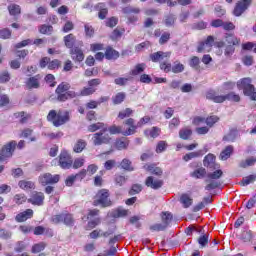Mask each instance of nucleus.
I'll return each mask as SVG.
<instances>
[{
    "mask_svg": "<svg viewBox=\"0 0 256 256\" xmlns=\"http://www.w3.org/2000/svg\"><path fill=\"white\" fill-rule=\"evenodd\" d=\"M47 120L51 121L54 127H61V125H65L69 121V113L61 111L57 113V111L51 110L48 113Z\"/></svg>",
    "mask_w": 256,
    "mask_h": 256,
    "instance_id": "f257e3e1",
    "label": "nucleus"
},
{
    "mask_svg": "<svg viewBox=\"0 0 256 256\" xmlns=\"http://www.w3.org/2000/svg\"><path fill=\"white\" fill-rule=\"evenodd\" d=\"M206 97L210 99L211 101H214V103H223L224 101H234L235 103H239L241 101V97L238 94L235 93H229L225 96L223 95H217L215 92L210 91L207 92Z\"/></svg>",
    "mask_w": 256,
    "mask_h": 256,
    "instance_id": "f03ea898",
    "label": "nucleus"
},
{
    "mask_svg": "<svg viewBox=\"0 0 256 256\" xmlns=\"http://www.w3.org/2000/svg\"><path fill=\"white\" fill-rule=\"evenodd\" d=\"M237 88L243 89L244 95L250 97L252 101H256V89L255 86L251 84V78H243L237 82Z\"/></svg>",
    "mask_w": 256,
    "mask_h": 256,
    "instance_id": "7ed1b4c3",
    "label": "nucleus"
},
{
    "mask_svg": "<svg viewBox=\"0 0 256 256\" xmlns=\"http://www.w3.org/2000/svg\"><path fill=\"white\" fill-rule=\"evenodd\" d=\"M93 205H95V207L99 205L100 207H111V200L109 199V190H100L94 198Z\"/></svg>",
    "mask_w": 256,
    "mask_h": 256,
    "instance_id": "20e7f679",
    "label": "nucleus"
},
{
    "mask_svg": "<svg viewBox=\"0 0 256 256\" xmlns=\"http://www.w3.org/2000/svg\"><path fill=\"white\" fill-rule=\"evenodd\" d=\"M70 85L68 83H61L56 89L58 95V101H67V99H73L75 92L69 91Z\"/></svg>",
    "mask_w": 256,
    "mask_h": 256,
    "instance_id": "39448f33",
    "label": "nucleus"
},
{
    "mask_svg": "<svg viewBox=\"0 0 256 256\" xmlns=\"http://www.w3.org/2000/svg\"><path fill=\"white\" fill-rule=\"evenodd\" d=\"M15 147H17V142L15 141H11L8 144H6L0 150V161H7V159L13 157V151H15Z\"/></svg>",
    "mask_w": 256,
    "mask_h": 256,
    "instance_id": "423d86ee",
    "label": "nucleus"
},
{
    "mask_svg": "<svg viewBox=\"0 0 256 256\" xmlns=\"http://www.w3.org/2000/svg\"><path fill=\"white\" fill-rule=\"evenodd\" d=\"M107 129H103L98 133H95L92 137L93 145H103L105 143H109L111 141V137L109 134H105Z\"/></svg>",
    "mask_w": 256,
    "mask_h": 256,
    "instance_id": "0eeeda50",
    "label": "nucleus"
},
{
    "mask_svg": "<svg viewBox=\"0 0 256 256\" xmlns=\"http://www.w3.org/2000/svg\"><path fill=\"white\" fill-rule=\"evenodd\" d=\"M59 165L62 169H71V166L73 165V159L71 158V155L67 151H62L59 156Z\"/></svg>",
    "mask_w": 256,
    "mask_h": 256,
    "instance_id": "6e6552de",
    "label": "nucleus"
},
{
    "mask_svg": "<svg viewBox=\"0 0 256 256\" xmlns=\"http://www.w3.org/2000/svg\"><path fill=\"white\" fill-rule=\"evenodd\" d=\"M59 179L58 174L52 175L51 173H45L39 177V183L41 185H53L54 183H59Z\"/></svg>",
    "mask_w": 256,
    "mask_h": 256,
    "instance_id": "1a4fd4ad",
    "label": "nucleus"
},
{
    "mask_svg": "<svg viewBox=\"0 0 256 256\" xmlns=\"http://www.w3.org/2000/svg\"><path fill=\"white\" fill-rule=\"evenodd\" d=\"M213 43H215V39L213 36H208L204 42H201L198 45L197 52L198 53H209L211 48L213 47Z\"/></svg>",
    "mask_w": 256,
    "mask_h": 256,
    "instance_id": "9d476101",
    "label": "nucleus"
},
{
    "mask_svg": "<svg viewBox=\"0 0 256 256\" xmlns=\"http://www.w3.org/2000/svg\"><path fill=\"white\" fill-rule=\"evenodd\" d=\"M249 5H251V0H240L234 8L235 17H241Z\"/></svg>",
    "mask_w": 256,
    "mask_h": 256,
    "instance_id": "9b49d317",
    "label": "nucleus"
},
{
    "mask_svg": "<svg viewBox=\"0 0 256 256\" xmlns=\"http://www.w3.org/2000/svg\"><path fill=\"white\" fill-rule=\"evenodd\" d=\"M43 201H45V195L43 192H33L31 197L28 199V203L32 205H43Z\"/></svg>",
    "mask_w": 256,
    "mask_h": 256,
    "instance_id": "f8f14e48",
    "label": "nucleus"
},
{
    "mask_svg": "<svg viewBox=\"0 0 256 256\" xmlns=\"http://www.w3.org/2000/svg\"><path fill=\"white\" fill-rule=\"evenodd\" d=\"M208 151H209V148H207V146H204V148L201 150H198L196 152H190L184 155L183 159L185 161H191V159H197V157H203V155H205V153H207Z\"/></svg>",
    "mask_w": 256,
    "mask_h": 256,
    "instance_id": "ddd939ff",
    "label": "nucleus"
},
{
    "mask_svg": "<svg viewBox=\"0 0 256 256\" xmlns=\"http://www.w3.org/2000/svg\"><path fill=\"white\" fill-rule=\"evenodd\" d=\"M145 184L151 189H161V187H163V180H159L153 176H149L146 179Z\"/></svg>",
    "mask_w": 256,
    "mask_h": 256,
    "instance_id": "4468645a",
    "label": "nucleus"
},
{
    "mask_svg": "<svg viewBox=\"0 0 256 256\" xmlns=\"http://www.w3.org/2000/svg\"><path fill=\"white\" fill-rule=\"evenodd\" d=\"M203 164L204 167H207L208 169H217V167H219V165L215 163V155L211 153L204 157Z\"/></svg>",
    "mask_w": 256,
    "mask_h": 256,
    "instance_id": "2eb2a0df",
    "label": "nucleus"
},
{
    "mask_svg": "<svg viewBox=\"0 0 256 256\" xmlns=\"http://www.w3.org/2000/svg\"><path fill=\"white\" fill-rule=\"evenodd\" d=\"M40 81H41V75L30 77L26 82V87H28V89H39L41 85Z\"/></svg>",
    "mask_w": 256,
    "mask_h": 256,
    "instance_id": "dca6fc26",
    "label": "nucleus"
},
{
    "mask_svg": "<svg viewBox=\"0 0 256 256\" xmlns=\"http://www.w3.org/2000/svg\"><path fill=\"white\" fill-rule=\"evenodd\" d=\"M123 13L128 15L129 23H135L137 21V16H135V15L132 16L131 13H135V14L139 13V8H134V7L128 6L123 9Z\"/></svg>",
    "mask_w": 256,
    "mask_h": 256,
    "instance_id": "f3484780",
    "label": "nucleus"
},
{
    "mask_svg": "<svg viewBox=\"0 0 256 256\" xmlns=\"http://www.w3.org/2000/svg\"><path fill=\"white\" fill-rule=\"evenodd\" d=\"M171 57V52H156L150 55L151 60L154 63H157V61H163V59H169Z\"/></svg>",
    "mask_w": 256,
    "mask_h": 256,
    "instance_id": "a211bd4d",
    "label": "nucleus"
},
{
    "mask_svg": "<svg viewBox=\"0 0 256 256\" xmlns=\"http://www.w3.org/2000/svg\"><path fill=\"white\" fill-rule=\"evenodd\" d=\"M33 217V210L27 209L24 212L19 213L15 219L18 223H23L24 221H27V219H31Z\"/></svg>",
    "mask_w": 256,
    "mask_h": 256,
    "instance_id": "6ab92c4d",
    "label": "nucleus"
},
{
    "mask_svg": "<svg viewBox=\"0 0 256 256\" xmlns=\"http://www.w3.org/2000/svg\"><path fill=\"white\" fill-rule=\"evenodd\" d=\"M134 124H135V120L133 118L127 119L125 121V125H129L130 128L128 130L122 132L123 135H125V136L133 135V133H135V129H137V127H139V126H135Z\"/></svg>",
    "mask_w": 256,
    "mask_h": 256,
    "instance_id": "aec40b11",
    "label": "nucleus"
},
{
    "mask_svg": "<svg viewBox=\"0 0 256 256\" xmlns=\"http://www.w3.org/2000/svg\"><path fill=\"white\" fill-rule=\"evenodd\" d=\"M27 247H29V242L18 241L14 246V251H16V253H23V251H27Z\"/></svg>",
    "mask_w": 256,
    "mask_h": 256,
    "instance_id": "412c9836",
    "label": "nucleus"
},
{
    "mask_svg": "<svg viewBox=\"0 0 256 256\" xmlns=\"http://www.w3.org/2000/svg\"><path fill=\"white\" fill-rule=\"evenodd\" d=\"M72 59L74 61H83L85 59V55H83V51L81 49L75 48L71 50Z\"/></svg>",
    "mask_w": 256,
    "mask_h": 256,
    "instance_id": "4be33fe9",
    "label": "nucleus"
},
{
    "mask_svg": "<svg viewBox=\"0 0 256 256\" xmlns=\"http://www.w3.org/2000/svg\"><path fill=\"white\" fill-rule=\"evenodd\" d=\"M145 135L150 139H155L161 135V129L158 127H153L152 129L145 130Z\"/></svg>",
    "mask_w": 256,
    "mask_h": 256,
    "instance_id": "5701e85b",
    "label": "nucleus"
},
{
    "mask_svg": "<svg viewBox=\"0 0 256 256\" xmlns=\"http://www.w3.org/2000/svg\"><path fill=\"white\" fill-rule=\"evenodd\" d=\"M97 11H99L98 13V17L99 19H105L107 17V13L109 12L107 10V7L105 6V3H99L96 6Z\"/></svg>",
    "mask_w": 256,
    "mask_h": 256,
    "instance_id": "b1692460",
    "label": "nucleus"
},
{
    "mask_svg": "<svg viewBox=\"0 0 256 256\" xmlns=\"http://www.w3.org/2000/svg\"><path fill=\"white\" fill-rule=\"evenodd\" d=\"M18 186L20 187V189H23V191H29V189H35V183L29 180L19 181Z\"/></svg>",
    "mask_w": 256,
    "mask_h": 256,
    "instance_id": "393cba45",
    "label": "nucleus"
},
{
    "mask_svg": "<svg viewBox=\"0 0 256 256\" xmlns=\"http://www.w3.org/2000/svg\"><path fill=\"white\" fill-rule=\"evenodd\" d=\"M180 203L187 209L193 205V199L188 194H182L180 197Z\"/></svg>",
    "mask_w": 256,
    "mask_h": 256,
    "instance_id": "a878e982",
    "label": "nucleus"
},
{
    "mask_svg": "<svg viewBox=\"0 0 256 256\" xmlns=\"http://www.w3.org/2000/svg\"><path fill=\"white\" fill-rule=\"evenodd\" d=\"M115 147L118 151L127 149V147H129V140H127V138L118 139L116 140Z\"/></svg>",
    "mask_w": 256,
    "mask_h": 256,
    "instance_id": "bb28decb",
    "label": "nucleus"
},
{
    "mask_svg": "<svg viewBox=\"0 0 256 256\" xmlns=\"http://www.w3.org/2000/svg\"><path fill=\"white\" fill-rule=\"evenodd\" d=\"M147 68V65H145V63H140L137 64L131 71H130V75H141V73H143V71H145V69Z\"/></svg>",
    "mask_w": 256,
    "mask_h": 256,
    "instance_id": "cd10ccee",
    "label": "nucleus"
},
{
    "mask_svg": "<svg viewBox=\"0 0 256 256\" xmlns=\"http://www.w3.org/2000/svg\"><path fill=\"white\" fill-rule=\"evenodd\" d=\"M207 175V170L205 168L201 167L196 170H194L190 176L194 177L195 179H203Z\"/></svg>",
    "mask_w": 256,
    "mask_h": 256,
    "instance_id": "c85d7f7f",
    "label": "nucleus"
},
{
    "mask_svg": "<svg viewBox=\"0 0 256 256\" xmlns=\"http://www.w3.org/2000/svg\"><path fill=\"white\" fill-rule=\"evenodd\" d=\"M45 247H47V244H45V242L36 243L32 246L31 253H41V251H45Z\"/></svg>",
    "mask_w": 256,
    "mask_h": 256,
    "instance_id": "c756f323",
    "label": "nucleus"
},
{
    "mask_svg": "<svg viewBox=\"0 0 256 256\" xmlns=\"http://www.w3.org/2000/svg\"><path fill=\"white\" fill-rule=\"evenodd\" d=\"M225 39H226V42L228 43V45H230V46L239 45V43H241V40L233 34H226Z\"/></svg>",
    "mask_w": 256,
    "mask_h": 256,
    "instance_id": "7c9ffc66",
    "label": "nucleus"
},
{
    "mask_svg": "<svg viewBox=\"0 0 256 256\" xmlns=\"http://www.w3.org/2000/svg\"><path fill=\"white\" fill-rule=\"evenodd\" d=\"M231 153H233V146H227L226 149L221 152L220 159L227 161V159L231 157Z\"/></svg>",
    "mask_w": 256,
    "mask_h": 256,
    "instance_id": "2f4dec72",
    "label": "nucleus"
},
{
    "mask_svg": "<svg viewBox=\"0 0 256 256\" xmlns=\"http://www.w3.org/2000/svg\"><path fill=\"white\" fill-rule=\"evenodd\" d=\"M64 43L68 49H71L73 45H75V35L73 34H68L67 36L64 37Z\"/></svg>",
    "mask_w": 256,
    "mask_h": 256,
    "instance_id": "473e14b6",
    "label": "nucleus"
},
{
    "mask_svg": "<svg viewBox=\"0 0 256 256\" xmlns=\"http://www.w3.org/2000/svg\"><path fill=\"white\" fill-rule=\"evenodd\" d=\"M119 57V52L115 51L113 48L106 49L105 58L106 59H117Z\"/></svg>",
    "mask_w": 256,
    "mask_h": 256,
    "instance_id": "72a5a7b5",
    "label": "nucleus"
},
{
    "mask_svg": "<svg viewBox=\"0 0 256 256\" xmlns=\"http://www.w3.org/2000/svg\"><path fill=\"white\" fill-rule=\"evenodd\" d=\"M144 169H146V171H150V173H153L154 175H162L163 173V170L159 167H155V165H145Z\"/></svg>",
    "mask_w": 256,
    "mask_h": 256,
    "instance_id": "f704fd0d",
    "label": "nucleus"
},
{
    "mask_svg": "<svg viewBox=\"0 0 256 256\" xmlns=\"http://www.w3.org/2000/svg\"><path fill=\"white\" fill-rule=\"evenodd\" d=\"M99 237H109V233L101 230H94L90 233V239H97Z\"/></svg>",
    "mask_w": 256,
    "mask_h": 256,
    "instance_id": "c9c22d12",
    "label": "nucleus"
},
{
    "mask_svg": "<svg viewBox=\"0 0 256 256\" xmlns=\"http://www.w3.org/2000/svg\"><path fill=\"white\" fill-rule=\"evenodd\" d=\"M85 147H87V143L84 140H78L74 145V151L75 153H81Z\"/></svg>",
    "mask_w": 256,
    "mask_h": 256,
    "instance_id": "e433bc0d",
    "label": "nucleus"
},
{
    "mask_svg": "<svg viewBox=\"0 0 256 256\" xmlns=\"http://www.w3.org/2000/svg\"><path fill=\"white\" fill-rule=\"evenodd\" d=\"M108 99H109V98H107V97H102V98H100V101H99V102H97V101H91V102L87 103L86 107H87L88 109H97V106L100 105V103H103V102H105V101H108Z\"/></svg>",
    "mask_w": 256,
    "mask_h": 256,
    "instance_id": "4c0bfd02",
    "label": "nucleus"
},
{
    "mask_svg": "<svg viewBox=\"0 0 256 256\" xmlns=\"http://www.w3.org/2000/svg\"><path fill=\"white\" fill-rule=\"evenodd\" d=\"M13 201L16 205H23L27 201V196L25 194H16Z\"/></svg>",
    "mask_w": 256,
    "mask_h": 256,
    "instance_id": "58836bf2",
    "label": "nucleus"
},
{
    "mask_svg": "<svg viewBox=\"0 0 256 256\" xmlns=\"http://www.w3.org/2000/svg\"><path fill=\"white\" fill-rule=\"evenodd\" d=\"M105 124L98 122L96 124H91L88 127V131H90V133H95V131H99V129H105Z\"/></svg>",
    "mask_w": 256,
    "mask_h": 256,
    "instance_id": "ea45409f",
    "label": "nucleus"
},
{
    "mask_svg": "<svg viewBox=\"0 0 256 256\" xmlns=\"http://www.w3.org/2000/svg\"><path fill=\"white\" fill-rule=\"evenodd\" d=\"M123 101H125V93L123 92H119L113 97L114 105H119L120 103H123Z\"/></svg>",
    "mask_w": 256,
    "mask_h": 256,
    "instance_id": "a19ab883",
    "label": "nucleus"
},
{
    "mask_svg": "<svg viewBox=\"0 0 256 256\" xmlns=\"http://www.w3.org/2000/svg\"><path fill=\"white\" fill-rule=\"evenodd\" d=\"M173 219V215L169 212L162 213V224L166 225V227L171 223V220Z\"/></svg>",
    "mask_w": 256,
    "mask_h": 256,
    "instance_id": "79ce46f5",
    "label": "nucleus"
},
{
    "mask_svg": "<svg viewBox=\"0 0 256 256\" xmlns=\"http://www.w3.org/2000/svg\"><path fill=\"white\" fill-rule=\"evenodd\" d=\"M10 15H19L21 13V7L17 4H12L8 7Z\"/></svg>",
    "mask_w": 256,
    "mask_h": 256,
    "instance_id": "37998d69",
    "label": "nucleus"
},
{
    "mask_svg": "<svg viewBox=\"0 0 256 256\" xmlns=\"http://www.w3.org/2000/svg\"><path fill=\"white\" fill-rule=\"evenodd\" d=\"M191 133H192L191 129L184 128V129L180 130L179 137L181 139L187 140V139H189V137H191Z\"/></svg>",
    "mask_w": 256,
    "mask_h": 256,
    "instance_id": "c03bdc74",
    "label": "nucleus"
},
{
    "mask_svg": "<svg viewBox=\"0 0 256 256\" xmlns=\"http://www.w3.org/2000/svg\"><path fill=\"white\" fill-rule=\"evenodd\" d=\"M39 31L42 33V35H51V33H53V26L42 25Z\"/></svg>",
    "mask_w": 256,
    "mask_h": 256,
    "instance_id": "a18cd8bd",
    "label": "nucleus"
},
{
    "mask_svg": "<svg viewBox=\"0 0 256 256\" xmlns=\"http://www.w3.org/2000/svg\"><path fill=\"white\" fill-rule=\"evenodd\" d=\"M123 33H125V30L115 29L110 35V38L112 39V41H117V39H121Z\"/></svg>",
    "mask_w": 256,
    "mask_h": 256,
    "instance_id": "49530a36",
    "label": "nucleus"
},
{
    "mask_svg": "<svg viewBox=\"0 0 256 256\" xmlns=\"http://www.w3.org/2000/svg\"><path fill=\"white\" fill-rule=\"evenodd\" d=\"M133 115V110L130 108H126L125 110L119 112L118 118L119 119H125L126 117H131Z\"/></svg>",
    "mask_w": 256,
    "mask_h": 256,
    "instance_id": "de8ad7c7",
    "label": "nucleus"
},
{
    "mask_svg": "<svg viewBox=\"0 0 256 256\" xmlns=\"http://www.w3.org/2000/svg\"><path fill=\"white\" fill-rule=\"evenodd\" d=\"M200 63H201V61L199 60V57L193 56L189 62V65H190V67H192V69H199Z\"/></svg>",
    "mask_w": 256,
    "mask_h": 256,
    "instance_id": "09e8293b",
    "label": "nucleus"
},
{
    "mask_svg": "<svg viewBox=\"0 0 256 256\" xmlns=\"http://www.w3.org/2000/svg\"><path fill=\"white\" fill-rule=\"evenodd\" d=\"M128 211L123 208H118L113 212V217H127Z\"/></svg>",
    "mask_w": 256,
    "mask_h": 256,
    "instance_id": "8fccbe9b",
    "label": "nucleus"
},
{
    "mask_svg": "<svg viewBox=\"0 0 256 256\" xmlns=\"http://www.w3.org/2000/svg\"><path fill=\"white\" fill-rule=\"evenodd\" d=\"M95 91H97L96 88L89 86L88 88H84L81 91L80 95H82L83 97H87V95H93V93H95Z\"/></svg>",
    "mask_w": 256,
    "mask_h": 256,
    "instance_id": "3c124183",
    "label": "nucleus"
},
{
    "mask_svg": "<svg viewBox=\"0 0 256 256\" xmlns=\"http://www.w3.org/2000/svg\"><path fill=\"white\" fill-rule=\"evenodd\" d=\"M167 224H153L150 226V231H165Z\"/></svg>",
    "mask_w": 256,
    "mask_h": 256,
    "instance_id": "603ef678",
    "label": "nucleus"
},
{
    "mask_svg": "<svg viewBox=\"0 0 256 256\" xmlns=\"http://www.w3.org/2000/svg\"><path fill=\"white\" fill-rule=\"evenodd\" d=\"M45 81L51 87H55V85H57V82H55V76L53 74H47L45 77Z\"/></svg>",
    "mask_w": 256,
    "mask_h": 256,
    "instance_id": "864d4df0",
    "label": "nucleus"
},
{
    "mask_svg": "<svg viewBox=\"0 0 256 256\" xmlns=\"http://www.w3.org/2000/svg\"><path fill=\"white\" fill-rule=\"evenodd\" d=\"M121 167L126 171H133V166H131V161H129L128 159L122 160Z\"/></svg>",
    "mask_w": 256,
    "mask_h": 256,
    "instance_id": "5fc2aeb1",
    "label": "nucleus"
},
{
    "mask_svg": "<svg viewBox=\"0 0 256 256\" xmlns=\"http://www.w3.org/2000/svg\"><path fill=\"white\" fill-rule=\"evenodd\" d=\"M63 217V223L65 225H73L74 220H73V216H71V214H62Z\"/></svg>",
    "mask_w": 256,
    "mask_h": 256,
    "instance_id": "6e6d98bb",
    "label": "nucleus"
},
{
    "mask_svg": "<svg viewBox=\"0 0 256 256\" xmlns=\"http://www.w3.org/2000/svg\"><path fill=\"white\" fill-rule=\"evenodd\" d=\"M105 49V45L101 43H94L90 45V50L93 51L94 53L96 51H103Z\"/></svg>",
    "mask_w": 256,
    "mask_h": 256,
    "instance_id": "4d7b16f0",
    "label": "nucleus"
},
{
    "mask_svg": "<svg viewBox=\"0 0 256 256\" xmlns=\"http://www.w3.org/2000/svg\"><path fill=\"white\" fill-rule=\"evenodd\" d=\"M256 177L255 175H250L242 179V185L245 187L247 185H250V183H253L255 181Z\"/></svg>",
    "mask_w": 256,
    "mask_h": 256,
    "instance_id": "13d9d810",
    "label": "nucleus"
},
{
    "mask_svg": "<svg viewBox=\"0 0 256 256\" xmlns=\"http://www.w3.org/2000/svg\"><path fill=\"white\" fill-rule=\"evenodd\" d=\"M99 223H101V220L99 218H94L88 222L87 229H95Z\"/></svg>",
    "mask_w": 256,
    "mask_h": 256,
    "instance_id": "bf43d9fd",
    "label": "nucleus"
},
{
    "mask_svg": "<svg viewBox=\"0 0 256 256\" xmlns=\"http://www.w3.org/2000/svg\"><path fill=\"white\" fill-rule=\"evenodd\" d=\"M61 65V62L59 60H52L48 63V69L51 71L55 69H59V66Z\"/></svg>",
    "mask_w": 256,
    "mask_h": 256,
    "instance_id": "052dcab7",
    "label": "nucleus"
},
{
    "mask_svg": "<svg viewBox=\"0 0 256 256\" xmlns=\"http://www.w3.org/2000/svg\"><path fill=\"white\" fill-rule=\"evenodd\" d=\"M217 121H219V117L210 116L206 119V125H208V127H213V125H215V123H217Z\"/></svg>",
    "mask_w": 256,
    "mask_h": 256,
    "instance_id": "680f3d73",
    "label": "nucleus"
},
{
    "mask_svg": "<svg viewBox=\"0 0 256 256\" xmlns=\"http://www.w3.org/2000/svg\"><path fill=\"white\" fill-rule=\"evenodd\" d=\"M165 149H167V142H165V141H160V142L157 144L156 153H163V151H165Z\"/></svg>",
    "mask_w": 256,
    "mask_h": 256,
    "instance_id": "e2e57ef3",
    "label": "nucleus"
},
{
    "mask_svg": "<svg viewBox=\"0 0 256 256\" xmlns=\"http://www.w3.org/2000/svg\"><path fill=\"white\" fill-rule=\"evenodd\" d=\"M252 234L251 231H244L241 235V239L242 241H244V243H248V241H251L252 239Z\"/></svg>",
    "mask_w": 256,
    "mask_h": 256,
    "instance_id": "0e129e2a",
    "label": "nucleus"
},
{
    "mask_svg": "<svg viewBox=\"0 0 256 256\" xmlns=\"http://www.w3.org/2000/svg\"><path fill=\"white\" fill-rule=\"evenodd\" d=\"M223 175V171L216 170L213 173L208 174V179H220V177Z\"/></svg>",
    "mask_w": 256,
    "mask_h": 256,
    "instance_id": "69168bd1",
    "label": "nucleus"
},
{
    "mask_svg": "<svg viewBox=\"0 0 256 256\" xmlns=\"http://www.w3.org/2000/svg\"><path fill=\"white\" fill-rule=\"evenodd\" d=\"M254 163H256V158L251 157L248 158L245 162H241V167H251V165H253Z\"/></svg>",
    "mask_w": 256,
    "mask_h": 256,
    "instance_id": "338daca9",
    "label": "nucleus"
},
{
    "mask_svg": "<svg viewBox=\"0 0 256 256\" xmlns=\"http://www.w3.org/2000/svg\"><path fill=\"white\" fill-rule=\"evenodd\" d=\"M11 235L9 230L0 229V239H11Z\"/></svg>",
    "mask_w": 256,
    "mask_h": 256,
    "instance_id": "774afa93",
    "label": "nucleus"
}]
</instances>
